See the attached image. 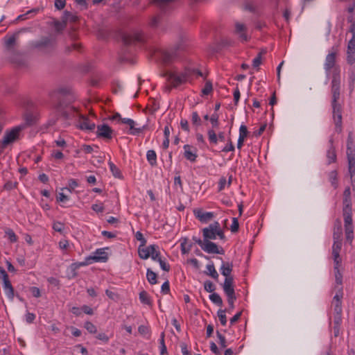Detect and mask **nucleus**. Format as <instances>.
Returning a JSON list of instances; mask_svg holds the SVG:
<instances>
[{"mask_svg":"<svg viewBox=\"0 0 355 355\" xmlns=\"http://www.w3.org/2000/svg\"><path fill=\"white\" fill-rule=\"evenodd\" d=\"M56 92L59 94L58 102L56 105L57 110L66 119L75 116L78 112V108L73 105L76 101L77 97L69 87H61L56 89Z\"/></svg>","mask_w":355,"mask_h":355,"instance_id":"f257e3e1","label":"nucleus"},{"mask_svg":"<svg viewBox=\"0 0 355 355\" xmlns=\"http://www.w3.org/2000/svg\"><path fill=\"white\" fill-rule=\"evenodd\" d=\"M343 215L344 218L345 239L347 242L351 244L354 240L351 198H343Z\"/></svg>","mask_w":355,"mask_h":355,"instance_id":"f03ea898","label":"nucleus"},{"mask_svg":"<svg viewBox=\"0 0 355 355\" xmlns=\"http://www.w3.org/2000/svg\"><path fill=\"white\" fill-rule=\"evenodd\" d=\"M332 100L331 107L333 110V119L336 126V131H342V106L338 102L340 98V89H331Z\"/></svg>","mask_w":355,"mask_h":355,"instance_id":"7ed1b4c3","label":"nucleus"},{"mask_svg":"<svg viewBox=\"0 0 355 355\" xmlns=\"http://www.w3.org/2000/svg\"><path fill=\"white\" fill-rule=\"evenodd\" d=\"M192 71L190 69H186L184 72L168 71L164 76L167 81L174 87H178L185 83L191 76Z\"/></svg>","mask_w":355,"mask_h":355,"instance_id":"20e7f679","label":"nucleus"},{"mask_svg":"<svg viewBox=\"0 0 355 355\" xmlns=\"http://www.w3.org/2000/svg\"><path fill=\"white\" fill-rule=\"evenodd\" d=\"M182 49H183L182 44H176L173 47L160 51L159 58L163 63L170 64L178 58L180 51Z\"/></svg>","mask_w":355,"mask_h":355,"instance_id":"39448f33","label":"nucleus"},{"mask_svg":"<svg viewBox=\"0 0 355 355\" xmlns=\"http://www.w3.org/2000/svg\"><path fill=\"white\" fill-rule=\"evenodd\" d=\"M25 128V125H21L16 126L7 131L1 143V149L6 148L8 146L16 141L19 139V132Z\"/></svg>","mask_w":355,"mask_h":355,"instance_id":"423d86ee","label":"nucleus"},{"mask_svg":"<svg viewBox=\"0 0 355 355\" xmlns=\"http://www.w3.org/2000/svg\"><path fill=\"white\" fill-rule=\"evenodd\" d=\"M233 269V264L230 262H223L220 270L221 274L225 277L223 284V289L234 288V277L231 275Z\"/></svg>","mask_w":355,"mask_h":355,"instance_id":"0eeeda50","label":"nucleus"},{"mask_svg":"<svg viewBox=\"0 0 355 355\" xmlns=\"http://www.w3.org/2000/svg\"><path fill=\"white\" fill-rule=\"evenodd\" d=\"M337 51L338 49L336 48L332 47L331 51L326 56L324 68L327 76L329 75L330 70L334 68L336 64Z\"/></svg>","mask_w":355,"mask_h":355,"instance_id":"6e6552de","label":"nucleus"},{"mask_svg":"<svg viewBox=\"0 0 355 355\" xmlns=\"http://www.w3.org/2000/svg\"><path fill=\"white\" fill-rule=\"evenodd\" d=\"M122 41L126 46L130 45L136 42H144V35L142 33L136 32L133 34H124L122 36Z\"/></svg>","mask_w":355,"mask_h":355,"instance_id":"1a4fd4ad","label":"nucleus"},{"mask_svg":"<svg viewBox=\"0 0 355 355\" xmlns=\"http://www.w3.org/2000/svg\"><path fill=\"white\" fill-rule=\"evenodd\" d=\"M218 222L215 221L210 224L207 227L202 230L204 241L215 240L216 239V230Z\"/></svg>","mask_w":355,"mask_h":355,"instance_id":"9d476101","label":"nucleus"},{"mask_svg":"<svg viewBox=\"0 0 355 355\" xmlns=\"http://www.w3.org/2000/svg\"><path fill=\"white\" fill-rule=\"evenodd\" d=\"M112 132L113 130L109 125L102 124L97 126L96 134L97 137L111 139L112 138Z\"/></svg>","mask_w":355,"mask_h":355,"instance_id":"9b49d317","label":"nucleus"},{"mask_svg":"<svg viewBox=\"0 0 355 355\" xmlns=\"http://www.w3.org/2000/svg\"><path fill=\"white\" fill-rule=\"evenodd\" d=\"M201 248L207 253L219 254H224V250L222 248L219 249L218 246L211 241H204V243Z\"/></svg>","mask_w":355,"mask_h":355,"instance_id":"f8f14e48","label":"nucleus"},{"mask_svg":"<svg viewBox=\"0 0 355 355\" xmlns=\"http://www.w3.org/2000/svg\"><path fill=\"white\" fill-rule=\"evenodd\" d=\"M80 129L84 130L92 131L95 129V123L90 121L89 119L84 115L79 114L78 125Z\"/></svg>","mask_w":355,"mask_h":355,"instance_id":"ddd939ff","label":"nucleus"},{"mask_svg":"<svg viewBox=\"0 0 355 355\" xmlns=\"http://www.w3.org/2000/svg\"><path fill=\"white\" fill-rule=\"evenodd\" d=\"M342 248V242H334L332 246V255L335 264V268H339L341 263V258L340 257V252Z\"/></svg>","mask_w":355,"mask_h":355,"instance_id":"4468645a","label":"nucleus"},{"mask_svg":"<svg viewBox=\"0 0 355 355\" xmlns=\"http://www.w3.org/2000/svg\"><path fill=\"white\" fill-rule=\"evenodd\" d=\"M105 248L97 249L94 255L89 256V260H91L92 263L94 262H105L107 260V253L105 251Z\"/></svg>","mask_w":355,"mask_h":355,"instance_id":"2eb2a0df","label":"nucleus"},{"mask_svg":"<svg viewBox=\"0 0 355 355\" xmlns=\"http://www.w3.org/2000/svg\"><path fill=\"white\" fill-rule=\"evenodd\" d=\"M55 44V38L53 36L42 37L35 44L37 48L51 49Z\"/></svg>","mask_w":355,"mask_h":355,"instance_id":"dca6fc26","label":"nucleus"},{"mask_svg":"<svg viewBox=\"0 0 355 355\" xmlns=\"http://www.w3.org/2000/svg\"><path fill=\"white\" fill-rule=\"evenodd\" d=\"M225 294L227 297V302L229 304V308L226 310V312L230 313L234 308V301L236 300V296L235 294L234 288H229L223 289Z\"/></svg>","mask_w":355,"mask_h":355,"instance_id":"f3484780","label":"nucleus"},{"mask_svg":"<svg viewBox=\"0 0 355 355\" xmlns=\"http://www.w3.org/2000/svg\"><path fill=\"white\" fill-rule=\"evenodd\" d=\"M340 89V69L335 68L332 74L331 89Z\"/></svg>","mask_w":355,"mask_h":355,"instance_id":"a211bd4d","label":"nucleus"},{"mask_svg":"<svg viewBox=\"0 0 355 355\" xmlns=\"http://www.w3.org/2000/svg\"><path fill=\"white\" fill-rule=\"evenodd\" d=\"M343 230L341 223L340 220H337L334 225V230L333 234L334 242H342Z\"/></svg>","mask_w":355,"mask_h":355,"instance_id":"6ab92c4d","label":"nucleus"},{"mask_svg":"<svg viewBox=\"0 0 355 355\" xmlns=\"http://www.w3.org/2000/svg\"><path fill=\"white\" fill-rule=\"evenodd\" d=\"M329 148L327 151V158L328 159V164H330L336 161V153L335 148L333 146V139L329 140Z\"/></svg>","mask_w":355,"mask_h":355,"instance_id":"aec40b11","label":"nucleus"},{"mask_svg":"<svg viewBox=\"0 0 355 355\" xmlns=\"http://www.w3.org/2000/svg\"><path fill=\"white\" fill-rule=\"evenodd\" d=\"M236 33L239 35V37L243 42L248 41V35L245 33L246 26L241 23L237 22L235 25Z\"/></svg>","mask_w":355,"mask_h":355,"instance_id":"412c9836","label":"nucleus"},{"mask_svg":"<svg viewBox=\"0 0 355 355\" xmlns=\"http://www.w3.org/2000/svg\"><path fill=\"white\" fill-rule=\"evenodd\" d=\"M195 216L197 218H198L201 222H207L213 217L212 212H202L201 210H195L194 211Z\"/></svg>","mask_w":355,"mask_h":355,"instance_id":"4be33fe9","label":"nucleus"},{"mask_svg":"<svg viewBox=\"0 0 355 355\" xmlns=\"http://www.w3.org/2000/svg\"><path fill=\"white\" fill-rule=\"evenodd\" d=\"M191 148L192 147L188 144L184 146V156L187 159L191 162H195L197 158V155L196 153L191 151Z\"/></svg>","mask_w":355,"mask_h":355,"instance_id":"5701e85b","label":"nucleus"},{"mask_svg":"<svg viewBox=\"0 0 355 355\" xmlns=\"http://www.w3.org/2000/svg\"><path fill=\"white\" fill-rule=\"evenodd\" d=\"M3 288L8 297L12 300L14 297V288L9 280V279L3 281Z\"/></svg>","mask_w":355,"mask_h":355,"instance_id":"b1692460","label":"nucleus"},{"mask_svg":"<svg viewBox=\"0 0 355 355\" xmlns=\"http://www.w3.org/2000/svg\"><path fill=\"white\" fill-rule=\"evenodd\" d=\"M206 268H207V270H205L204 272L205 275L210 276L215 280L218 279L219 275H218V273L217 272V271L216 270L215 266L213 263H211L207 265Z\"/></svg>","mask_w":355,"mask_h":355,"instance_id":"393cba45","label":"nucleus"},{"mask_svg":"<svg viewBox=\"0 0 355 355\" xmlns=\"http://www.w3.org/2000/svg\"><path fill=\"white\" fill-rule=\"evenodd\" d=\"M150 245H139L138 248V254L141 259H147L150 257Z\"/></svg>","mask_w":355,"mask_h":355,"instance_id":"a878e982","label":"nucleus"},{"mask_svg":"<svg viewBox=\"0 0 355 355\" xmlns=\"http://www.w3.org/2000/svg\"><path fill=\"white\" fill-rule=\"evenodd\" d=\"M16 42V35H12L5 40V46L6 51L9 53H12L14 52L13 46L15 45Z\"/></svg>","mask_w":355,"mask_h":355,"instance_id":"bb28decb","label":"nucleus"},{"mask_svg":"<svg viewBox=\"0 0 355 355\" xmlns=\"http://www.w3.org/2000/svg\"><path fill=\"white\" fill-rule=\"evenodd\" d=\"M180 241H181L180 246H181L182 253L184 254H188L190 252V250H191L193 243H187V241H188L187 238L182 239L180 240Z\"/></svg>","mask_w":355,"mask_h":355,"instance_id":"cd10ccee","label":"nucleus"},{"mask_svg":"<svg viewBox=\"0 0 355 355\" xmlns=\"http://www.w3.org/2000/svg\"><path fill=\"white\" fill-rule=\"evenodd\" d=\"M347 159H348V170L351 178H352L353 175L355 173V158L354 155L347 154Z\"/></svg>","mask_w":355,"mask_h":355,"instance_id":"c85d7f7f","label":"nucleus"},{"mask_svg":"<svg viewBox=\"0 0 355 355\" xmlns=\"http://www.w3.org/2000/svg\"><path fill=\"white\" fill-rule=\"evenodd\" d=\"M150 257L154 261L158 260L160 257V252L159 250V246L157 245H150Z\"/></svg>","mask_w":355,"mask_h":355,"instance_id":"c756f323","label":"nucleus"},{"mask_svg":"<svg viewBox=\"0 0 355 355\" xmlns=\"http://www.w3.org/2000/svg\"><path fill=\"white\" fill-rule=\"evenodd\" d=\"M146 158L151 166H155L157 165V155L155 150H148L146 153Z\"/></svg>","mask_w":355,"mask_h":355,"instance_id":"7c9ffc66","label":"nucleus"},{"mask_svg":"<svg viewBox=\"0 0 355 355\" xmlns=\"http://www.w3.org/2000/svg\"><path fill=\"white\" fill-rule=\"evenodd\" d=\"M25 125H32L36 122V116L31 112H26L24 116Z\"/></svg>","mask_w":355,"mask_h":355,"instance_id":"2f4dec72","label":"nucleus"},{"mask_svg":"<svg viewBox=\"0 0 355 355\" xmlns=\"http://www.w3.org/2000/svg\"><path fill=\"white\" fill-rule=\"evenodd\" d=\"M108 164L110 166V169L112 175L115 178H121L122 175H121V171L119 170V168L110 160L109 161Z\"/></svg>","mask_w":355,"mask_h":355,"instance_id":"473e14b6","label":"nucleus"},{"mask_svg":"<svg viewBox=\"0 0 355 355\" xmlns=\"http://www.w3.org/2000/svg\"><path fill=\"white\" fill-rule=\"evenodd\" d=\"M146 277L150 284H155L157 283V274L154 272L150 268L147 269Z\"/></svg>","mask_w":355,"mask_h":355,"instance_id":"72a5a7b5","label":"nucleus"},{"mask_svg":"<svg viewBox=\"0 0 355 355\" xmlns=\"http://www.w3.org/2000/svg\"><path fill=\"white\" fill-rule=\"evenodd\" d=\"M128 124L131 130V134L136 135L142 132L143 128H135V122L132 119H127Z\"/></svg>","mask_w":355,"mask_h":355,"instance_id":"f704fd0d","label":"nucleus"},{"mask_svg":"<svg viewBox=\"0 0 355 355\" xmlns=\"http://www.w3.org/2000/svg\"><path fill=\"white\" fill-rule=\"evenodd\" d=\"M175 1V0H153V2L156 3L162 11L165 12L166 6Z\"/></svg>","mask_w":355,"mask_h":355,"instance_id":"c9c22d12","label":"nucleus"},{"mask_svg":"<svg viewBox=\"0 0 355 355\" xmlns=\"http://www.w3.org/2000/svg\"><path fill=\"white\" fill-rule=\"evenodd\" d=\"M210 300L215 304L222 306L223 300L221 297L216 293H213L209 295Z\"/></svg>","mask_w":355,"mask_h":355,"instance_id":"e433bc0d","label":"nucleus"},{"mask_svg":"<svg viewBox=\"0 0 355 355\" xmlns=\"http://www.w3.org/2000/svg\"><path fill=\"white\" fill-rule=\"evenodd\" d=\"M337 171H332L329 174V179L331 182V185L336 189L338 187V182H337Z\"/></svg>","mask_w":355,"mask_h":355,"instance_id":"4c0bfd02","label":"nucleus"},{"mask_svg":"<svg viewBox=\"0 0 355 355\" xmlns=\"http://www.w3.org/2000/svg\"><path fill=\"white\" fill-rule=\"evenodd\" d=\"M139 300L144 304L150 305L151 304L148 294L144 291L139 293Z\"/></svg>","mask_w":355,"mask_h":355,"instance_id":"58836bf2","label":"nucleus"},{"mask_svg":"<svg viewBox=\"0 0 355 355\" xmlns=\"http://www.w3.org/2000/svg\"><path fill=\"white\" fill-rule=\"evenodd\" d=\"M209 141L211 144H216L218 142V137L215 131L213 129L207 131Z\"/></svg>","mask_w":355,"mask_h":355,"instance_id":"ea45409f","label":"nucleus"},{"mask_svg":"<svg viewBox=\"0 0 355 355\" xmlns=\"http://www.w3.org/2000/svg\"><path fill=\"white\" fill-rule=\"evenodd\" d=\"M213 90L212 83L208 80L206 82L204 88L202 89V95H209Z\"/></svg>","mask_w":355,"mask_h":355,"instance_id":"a19ab883","label":"nucleus"},{"mask_svg":"<svg viewBox=\"0 0 355 355\" xmlns=\"http://www.w3.org/2000/svg\"><path fill=\"white\" fill-rule=\"evenodd\" d=\"M347 62L350 65L355 64V51L347 50Z\"/></svg>","mask_w":355,"mask_h":355,"instance_id":"79ce46f5","label":"nucleus"},{"mask_svg":"<svg viewBox=\"0 0 355 355\" xmlns=\"http://www.w3.org/2000/svg\"><path fill=\"white\" fill-rule=\"evenodd\" d=\"M226 310L219 309L218 311L217 315L219 318V320L222 325L225 326L227 324V318H226Z\"/></svg>","mask_w":355,"mask_h":355,"instance_id":"37998d69","label":"nucleus"},{"mask_svg":"<svg viewBox=\"0 0 355 355\" xmlns=\"http://www.w3.org/2000/svg\"><path fill=\"white\" fill-rule=\"evenodd\" d=\"M160 19L161 17L159 15L152 17L149 21V26L153 28H157L159 24Z\"/></svg>","mask_w":355,"mask_h":355,"instance_id":"c03bdc74","label":"nucleus"},{"mask_svg":"<svg viewBox=\"0 0 355 355\" xmlns=\"http://www.w3.org/2000/svg\"><path fill=\"white\" fill-rule=\"evenodd\" d=\"M337 292L333 298L332 302H342L341 300L343 297V292L342 286H337Z\"/></svg>","mask_w":355,"mask_h":355,"instance_id":"a18cd8bd","label":"nucleus"},{"mask_svg":"<svg viewBox=\"0 0 355 355\" xmlns=\"http://www.w3.org/2000/svg\"><path fill=\"white\" fill-rule=\"evenodd\" d=\"M164 333L162 332L160 336V355H164L167 352L166 347L164 343Z\"/></svg>","mask_w":355,"mask_h":355,"instance_id":"49530a36","label":"nucleus"},{"mask_svg":"<svg viewBox=\"0 0 355 355\" xmlns=\"http://www.w3.org/2000/svg\"><path fill=\"white\" fill-rule=\"evenodd\" d=\"M204 288L207 292L213 293L216 289V286L211 281L207 280L204 283Z\"/></svg>","mask_w":355,"mask_h":355,"instance_id":"de8ad7c7","label":"nucleus"},{"mask_svg":"<svg viewBox=\"0 0 355 355\" xmlns=\"http://www.w3.org/2000/svg\"><path fill=\"white\" fill-rule=\"evenodd\" d=\"M334 271L336 283L338 284V286H341L343 283V275L339 270V268H337L336 269L334 268Z\"/></svg>","mask_w":355,"mask_h":355,"instance_id":"09e8293b","label":"nucleus"},{"mask_svg":"<svg viewBox=\"0 0 355 355\" xmlns=\"http://www.w3.org/2000/svg\"><path fill=\"white\" fill-rule=\"evenodd\" d=\"M6 234L8 236V239L11 242H16L17 240V236H16L14 231L10 228H8L5 231Z\"/></svg>","mask_w":355,"mask_h":355,"instance_id":"8fccbe9b","label":"nucleus"},{"mask_svg":"<svg viewBox=\"0 0 355 355\" xmlns=\"http://www.w3.org/2000/svg\"><path fill=\"white\" fill-rule=\"evenodd\" d=\"M92 261L89 260V257H87L85 259L84 261L73 263L71 266L73 268L74 270H76L80 266H87V265L92 264Z\"/></svg>","mask_w":355,"mask_h":355,"instance_id":"3c124183","label":"nucleus"},{"mask_svg":"<svg viewBox=\"0 0 355 355\" xmlns=\"http://www.w3.org/2000/svg\"><path fill=\"white\" fill-rule=\"evenodd\" d=\"M84 327L91 334H95L97 331L96 326L89 321L86 322Z\"/></svg>","mask_w":355,"mask_h":355,"instance_id":"603ef678","label":"nucleus"},{"mask_svg":"<svg viewBox=\"0 0 355 355\" xmlns=\"http://www.w3.org/2000/svg\"><path fill=\"white\" fill-rule=\"evenodd\" d=\"M209 120H210V122L214 128H216L218 127L219 122H218V114H216V113L213 114L211 116Z\"/></svg>","mask_w":355,"mask_h":355,"instance_id":"864d4df0","label":"nucleus"},{"mask_svg":"<svg viewBox=\"0 0 355 355\" xmlns=\"http://www.w3.org/2000/svg\"><path fill=\"white\" fill-rule=\"evenodd\" d=\"M216 336L219 340V345L221 347L225 348L227 347V342L225 337L222 335L218 331H216Z\"/></svg>","mask_w":355,"mask_h":355,"instance_id":"5fc2aeb1","label":"nucleus"},{"mask_svg":"<svg viewBox=\"0 0 355 355\" xmlns=\"http://www.w3.org/2000/svg\"><path fill=\"white\" fill-rule=\"evenodd\" d=\"M245 9L250 12H255L257 6L252 1H248L245 3Z\"/></svg>","mask_w":355,"mask_h":355,"instance_id":"6e6d98bb","label":"nucleus"},{"mask_svg":"<svg viewBox=\"0 0 355 355\" xmlns=\"http://www.w3.org/2000/svg\"><path fill=\"white\" fill-rule=\"evenodd\" d=\"M78 186V184L77 181L76 180L71 179L69 181V187L62 188V190L67 189L69 192H72V191L74 190V189L76 187H77Z\"/></svg>","mask_w":355,"mask_h":355,"instance_id":"4d7b16f0","label":"nucleus"},{"mask_svg":"<svg viewBox=\"0 0 355 355\" xmlns=\"http://www.w3.org/2000/svg\"><path fill=\"white\" fill-rule=\"evenodd\" d=\"M66 25L67 22L63 20H62V21H56L54 23L55 30L58 32L62 31L66 27Z\"/></svg>","mask_w":355,"mask_h":355,"instance_id":"13d9d810","label":"nucleus"},{"mask_svg":"<svg viewBox=\"0 0 355 355\" xmlns=\"http://www.w3.org/2000/svg\"><path fill=\"white\" fill-rule=\"evenodd\" d=\"M248 131L247 127L245 125H241L239 128V137L240 138L244 139L247 137Z\"/></svg>","mask_w":355,"mask_h":355,"instance_id":"bf43d9fd","label":"nucleus"},{"mask_svg":"<svg viewBox=\"0 0 355 355\" xmlns=\"http://www.w3.org/2000/svg\"><path fill=\"white\" fill-rule=\"evenodd\" d=\"M239 228V224L236 218H233L232 223L230 227L231 232L233 233L237 232Z\"/></svg>","mask_w":355,"mask_h":355,"instance_id":"052dcab7","label":"nucleus"},{"mask_svg":"<svg viewBox=\"0 0 355 355\" xmlns=\"http://www.w3.org/2000/svg\"><path fill=\"white\" fill-rule=\"evenodd\" d=\"M334 313H342V302H332Z\"/></svg>","mask_w":355,"mask_h":355,"instance_id":"680f3d73","label":"nucleus"},{"mask_svg":"<svg viewBox=\"0 0 355 355\" xmlns=\"http://www.w3.org/2000/svg\"><path fill=\"white\" fill-rule=\"evenodd\" d=\"M349 85H353L355 82V65L350 69L349 72Z\"/></svg>","mask_w":355,"mask_h":355,"instance_id":"e2e57ef3","label":"nucleus"},{"mask_svg":"<svg viewBox=\"0 0 355 355\" xmlns=\"http://www.w3.org/2000/svg\"><path fill=\"white\" fill-rule=\"evenodd\" d=\"M53 229L55 232L62 233L64 230V224L60 222H55L53 225Z\"/></svg>","mask_w":355,"mask_h":355,"instance_id":"0e129e2a","label":"nucleus"},{"mask_svg":"<svg viewBox=\"0 0 355 355\" xmlns=\"http://www.w3.org/2000/svg\"><path fill=\"white\" fill-rule=\"evenodd\" d=\"M261 64V53H259L258 55L254 60H252V66L254 68L259 67Z\"/></svg>","mask_w":355,"mask_h":355,"instance_id":"69168bd1","label":"nucleus"},{"mask_svg":"<svg viewBox=\"0 0 355 355\" xmlns=\"http://www.w3.org/2000/svg\"><path fill=\"white\" fill-rule=\"evenodd\" d=\"M156 261L159 262L160 267L163 270L166 272L170 270V266L164 261H163L161 257Z\"/></svg>","mask_w":355,"mask_h":355,"instance_id":"338daca9","label":"nucleus"},{"mask_svg":"<svg viewBox=\"0 0 355 355\" xmlns=\"http://www.w3.org/2000/svg\"><path fill=\"white\" fill-rule=\"evenodd\" d=\"M347 50L350 51H355V33H354L351 40L348 42Z\"/></svg>","mask_w":355,"mask_h":355,"instance_id":"774afa93","label":"nucleus"}]
</instances>
